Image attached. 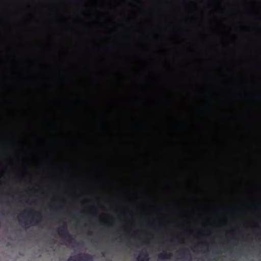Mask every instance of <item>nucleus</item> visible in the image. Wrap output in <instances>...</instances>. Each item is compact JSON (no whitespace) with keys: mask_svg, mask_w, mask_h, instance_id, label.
<instances>
[{"mask_svg":"<svg viewBox=\"0 0 261 261\" xmlns=\"http://www.w3.org/2000/svg\"><path fill=\"white\" fill-rule=\"evenodd\" d=\"M57 231L59 234L69 243H72V241H74V239L69 234L66 224H64L62 226L59 227Z\"/></svg>","mask_w":261,"mask_h":261,"instance_id":"obj_1","label":"nucleus"},{"mask_svg":"<svg viewBox=\"0 0 261 261\" xmlns=\"http://www.w3.org/2000/svg\"><path fill=\"white\" fill-rule=\"evenodd\" d=\"M68 261H93V256L87 253L79 254L70 256Z\"/></svg>","mask_w":261,"mask_h":261,"instance_id":"obj_2","label":"nucleus"},{"mask_svg":"<svg viewBox=\"0 0 261 261\" xmlns=\"http://www.w3.org/2000/svg\"><path fill=\"white\" fill-rule=\"evenodd\" d=\"M137 261H149V255L147 252H142L136 258Z\"/></svg>","mask_w":261,"mask_h":261,"instance_id":"obj_3","label":"nucleus"},{"mask_svg":"<svg viewBox=\"0 0 261 261\" xmlns=\"http://www.w3.org/2000/svg\"><path fill=\"white\" fill-rule=\"evenodd\" d=\"M171 256H172L171 253H168L167 252H164L163 253L160 254L159 255L158 257L160 259L163 260V259H169Z\"/></svg>","mask_w":261,"mask_h":261,"instance_id":"obj_4","label":"nucleus"},{"mask_svg":"<svg viewBox=\"0 0 261 261\" xmlns=\"http://www.w3.org/2000/svg\"><path fill=\"white\" fill-rule=\"evenodd\" d=\"M18 220H19V222L23 223L26 227H29V226H30V224L37 225L38 224V223H37L38 221H36V222L34 224L32 223V221H30V223H28V222H22L21 221V219H20V217H18Z\"/></svg>","mask_w":261,"mask_h":261,"instance_id":"obj_5","label":"nucleus"},{"mask_svg":"<svg viewBox=\"0 0 261 261\" xmlns=\"http://www.w3.org/2000/svg\"><path fill=\"white\" fill-rule=\"evenodd\" d=\"M182 254H183V256H184V257L185 259H188V256H190V253L189 252V251H188L187 249H184L182 251Z\"/></svg>","mask_w":261,"mask_h":261,"instance_id":"obj_6","label":"nucleus"},{"mask_svg":"<svg viewBox=\"0 0 261 261\" xmlns=\"http://www.w3.org/2000/svg\"><path fill=\"white\" fill-rule=\"evenodd\" d=\"M29 215L32 216H34L35 215H36L38 217H40V214L39 212H36L34 211H31L29 213Z\"/></svg>","mask_w":261,"mask_h":261,"instance_id":"obj_7","label":"nucleus"},{"mask_svg":"<svg viewBox=\"0 0 261 261\" xmlns=\"http://www.w3.org/2000/svg\"><path fill=\"white\" fill-rule=\"evenodd\" d=\"M82 213H84V214H86L87 215H91V216H96L95 214H93L91 211H88L87 212H82Z\"/></svg>","mask_w":261,"mask_h":261,"instance_id":"obj_8","label":"nucleus"},{"mask_svg":"<svg viewBox=\"0 0 261 261\" xmlns=\"http://www.w3.org/2000/svg\"><path fill=\"white\" fill-rule=\"evenodd\" d=\"M88 202H89V200H84V201H83V203H87Z\"/></svg>","mask_w":261,"mask_h":261,"instance_id":"obj_9","label":"nucleus"},{"mask_svg":"<svg viewBox=\"0 0 261 261\" xmlns=\"http://www.w3.org/2000/svg\"><path fill=\"white\" fill-rule=\"evenodd\" d=\"M253 227H255V228H258V227H259V226H258V225L257 224H255V225H254V226H253Z\"/></svg>","mask_w":261,"mask_h":261,"instance_id":"obj_10","label":"nucleus"},{"mask_svg":"<svg viewBox=\"0 0 261 261\" xmlns=\"http://www.w3.org/2000/svg\"><path fill=\"white\" fill-rule=\"evenodd\" d=\"M101 254L102 256H104L105 255V252H101Z\"/></svg>","mask_w":261,"mask_h":261,"instance_id":"obj_11","label":"nucleus"}]
</instances>
